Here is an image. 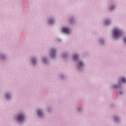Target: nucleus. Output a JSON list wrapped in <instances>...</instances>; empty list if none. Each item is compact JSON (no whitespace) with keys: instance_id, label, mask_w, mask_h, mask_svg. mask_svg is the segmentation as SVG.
I'll return each mask as SVG.
<instances>
[{"instance_id":"nucleus-1","label":"nucleus","mask_w":126,"mask_h":126,"mask_svg":"<svg viewBox=\"0 0 126 126\" xmlns=\"http://www.w3.org/2000/svg\"><path fill=\"white\" fill-rule=\"evenodd\" d=\"M122 35V32L119 30H116L114 32V36L116 39H118V38H120L121 35Z\"/></svg>"},{"instance_id":"nucleus-2","label":"nucleus","mask_w":126,"mask_h":126,"mask_svg":"<svg viewBox=\"0 0 126 126\" xmlns=\"http://www.w3.org/2000/svg\"><path fill=\"white\" fill-rule=\"evenodd\" d=\"M18 122H22L24 120V116L23 114H19L18 116Z\"/></svg>"},{"instance_id":"nucleus-3","label":"nucleus","mask_w":126,"mask_h":126,"mask_svg":"<svg viewBox=\"0 0 126 126\" xmlns=\"http://www.w3.org/2000/svg\"><path fill=\"white\" fill-rule=\"evenodd\" d=\"M62 31L66 34H69V30L67 28H63Z\"/></svg>"},{"instance_id":"nucleus-4","label":"nucleus","mask_w":126,"mask_h":126,"mask_svg":"<svg viewBox=\"0 0 126 126\" xmlns=\"http://www.w3.org/2000/svg\"><path fill=\"white\" fill-rule=\"evenodd\" d=\"M73 59L75 60H77V59H78V56H77V55H74L73 56Z\"/></svg>"},{"instance_id":"nucleus-5","label":"nucleus","mask_w":126,"mask_h":126,"mask_svg":"<svg viewBox=\"0 0 126 126\" xmlns=\"http://www.w3.org/2000/svg\"><path fill=\"white\" fill-rule=\"evenodd\" d=\"M37 114L38 116H41V115H42V111H41V110H38Z\"/></svg>"},{"instance_id":"nucleus-6","label":"nucleus","mask_w":126,"mask_h":126,"mask_svg":"<svg viewBox=\"0 0 126 126\" xmlns=\"http://www.w3.org/2000/svg\"><path fill=\"white\" fill-rule=\"evenodd\" d=\"M51 53H52V55H55L56 53V50L55 49H52Z\"/></svg>"},{"instance_id":"nucleus-7","label":"nucleus","mask_w":126,"mask_h":126,"mask_svg":"<svg viewBox=\"0 0 126 126\" xmlns=\"http://www.w3.org/2000/svg\"><path fill=\"white\" fill-rule=\"evenodd\" d=\"M83 65V63L82 62H80L79 63V66H82Z\"/></svg>"},{"instance_id":"nucleus-8","label":"nucleus","mask_w":126,"mask_h":126,"mask_svg":"<svg viewBox=\"0 0 126 126\" xmlns=\"http://www.w3.org/2000/svg\"><path fill=\"white\" fill-rule=\"evenodd\" d=\"M122 82H124V83H126V78H123L122 79Z\"/></svg>"},{"instance_id":"nucleus-9","label":"nucleus","mask_w":126,"mask_h":126,"mask_svg":"<svg viewBox=\"0 0 126 126\" xmlns=\"http://www.w3.org/2000/svg\"><path fill=\"white\" fill-rule=\"evenodd\" d=\"M53 22H54V20H49V23H50V24H52V23Z\"/></svg>"},{"instance_id":"nucleus-10","label":"nucleus","mask_w":126,"mask_h":126,"mask_svg":"<svg viewBox=\"0 0 126 126\" xmlns=\"http://www.w3.org/2000/svg\"><path fill=\"white\" fill-rule=\"evenodd\" d=\"M114 8H115V7H112L110 9L111 10H113Z\"/></svg>"},{"instance_id":"nucleus-11","label":"nucleus","mask_w":126,"mask_h":126,"mask_svg":"<svg viewBox=\"0 0 126 126\" xmlns=\"http://www.w3.org/2000/svg\"><path fill=\"white\" fill-rule=\"evenodd\" d=\"M32 63H34V60H33Z\"/></svg>"}]
</instances>
